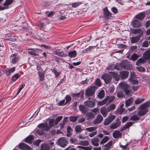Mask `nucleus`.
<instances>
[{"mask_svg": "<svg viewBox=\"0 0 150 150\" xmlns=\"http://www.w3.org/2000/svg\"><path fill=\"white\" fill-rule=\"evenodd\" d=\"M95 86H92L86 89V91L85 96L86 97L93 96L95 93L96 89Z\"/></svg>", "mask_w": 150, "mask_h": 150, "instance_id": "f257e3e1", "label": "nucleus"}, {"mask_svg": "<svg viewBox=\"0 0 150 150\" xmlns=\"http://www.w3.org/2000/svg\"><path fill=\"white\" fill-rule=\"evenodd\" d=\"M36 69L38 71V74L40 80L41 81H43L45 79V74L42 69L41 66L39 65L37 66Z\"/></svg>", "mask_w": 150, "mask_h": 150, "instance_id": "f03ea898", "label": "nucleus"}, {"mask_svg": "<svg viewBox=\"0 0 150 150\" xmlns=\"http://www.w3.org/2000/svg\"><path fill=\"white\" fill-rule=\"evenodd\" d=\"M16 53L11 54L10 56L11 62L13 64H15L20 60L19 56L17 57Z\"/></svg>", "mask_w": 150, "mask_h": 150, "instance_id": "7ed1b4c3", "label": "nucleus"}, {"mask_svg": "<svg viewBox=\"0 0 150 150\" xmlns=\"http://www.w3.org/2000/svg\"><path fill=\"white\" fill-rule=\"evenodd\" d=\"M102 79H103L106 84L109 83L112 80V77L107 73L104 74L102 75Z\"/></svg>", "mask_w": 150, "mask_h": 150, "instance_id": "20e7f679", "label": "nucleus"}, {"mask_svg": "<svg viewBox=\"0 0 150 150\" xmlns=\"http://www.w3.org/2000/svg\"><path fill=\"white\" fill-rule=\"evenodd\" d=\"M115 116L114 115H110L103 122L104 125H108L115 118Z\"/></svg>", "mask_w": 150, "mask_h": 150, "instance_id": "39448f33", "label": "nucleus"}, {"mask_svg": "<svg viewBox=\"0 0 150 150\" xmlns=\"http://www.w3.org/2000/svg\"><path fill=\"white\" fill-rule=\"evenodd\" d=\"M58 142L59 145L62 147H65L68 144L66 138L64 137L61 138L58 140Z\"/></svg>", "mask_w": 150, "mask_h": 150, "instance_id": "423d86ee", "label": "nucleus"}, {"mask_svg": "<svg viewBox=\"0 0 150 150\" xmlns=\"http://www.w3.org/2000/svg\"><path fill=\"white\" fill-rule=\"evenodd\" d=\"M18 148L22 150H30V147L24 143H21L18 145Z\"/></svg>", "mask_w": 150, "mask_h": 150, "instance_id": "0eeeda50", "label": "nucleus"}, {"mask_svg": "<svg viewBox=\"0 0 150 150\" xmlns=\"http://www.w3.org/2000/svg\"><path fill=\"white\" fill-rule=\"evenodd\" d=\"M103 10V15L105 18L108 19L111 16L112 13L108 10L107 7L104 8Z\"/></svg>", "mask_w": 150, "mask_h": 150, "instance_id": "6e6552de", "label": "nucleus"}, {"mask_svg": "<svg viewBox=\"0 0 150 150\" xmlns=\"http://www.w3.org/2000/svg\"><path fill=\"white\" fill-rule=\"evenodd\" d=\"M15 67H13L11 69L7 68L4 70V73L8 76H10L11 74L15 71Z\"/></svg>", "mask_w": 150, "mask_h": 150, "instance_id": "1a4fd4ad", "label": "nucleus"}, {"mask_svg": "<svg viewBox=\"0 0 150 150\" xmlns=\"http://www.w3.org/2000/svg\"><path fill=\"white\" fill-rule=\"evenodd\" d=\"M129 72L127 71H123L120 73V77L122 79H125L127 78L128 76Z\"/></svg>", "mask_w": 150, "mask_h": 150, "instance_id": "9d476101", "label": "nucleus"}, {"mask_svg": "<svg viewBox=\"0 0 150 150\" xmlns=\"http://www.w3.org/2000/svg\"><path fill=\"white\" fill-rule=\"evenodd\" d=\"M132 24V26L134 28H139L141 25V22L136 19H135L133 20Z\"/></svg>", "mask_w": 150, "mask_h": 150, "instance_id": "9b49d317", "label": "nucleus"}, {"mask_svg": "<svg viewBox=\"0 0 150 150\" xmlns=\"http://www.w3.org/2000/svg\"><path fill=\"white\" fill-rule=\"evenodd\" d=\"M55 54L56 55L61 57H66L67 54L64 53L63 51H61L60 49H57L55 51Z\"/></svg>", "mask_w": 150, "mask_h": 150, "instance_id": "f8f14e48", "label": "nucleus"}, {"mask_svg": "<svg viewBox=\"0 0 150 150\" xmlns=\"http://www.w3.org/2000/svg\"><path fill=\"white\" fill-rule=\"evenodd\" d=\"M103 118L101 115L98 114L96 119L93 122L94 124H97L100 123L103 121Z\"/></svg>", "mask_w": 150, "mask_h": 150, "instance_id": "ddd939ff", "label": "nucleus"}, {"mask_svg": "<svg viewBox=\"0 0 150 150\" xmlns=\"http://www.w3.org/2000/svg\"><path fill=\"white\" fill-rule=\"evenodd\" d=\"M113 141L110 140L104 146L103 150H109L112 147Z\"/></svg>", "mask_w": 150, "mask_h": 150, "instance_id": "4468645a", "label": "nucleus"}, {"mask_svg": "<svg viewBox=\"0 0 150 150\" xmlns=\"http://www.w3.org/2000/svg\"><path fill=\"white\" fill-rule=\"evenodd\" d=\"M38 126V127L40 128V129H43L45 131H47L50 129V128L48 127L47 124L42 123L40 124Z\"/></svg>", "mask_w": 150, "mask_h": 150, "instance_id": "2eb2a0df", "label": "nucleus"}, {"mask_svg": "<svg viewBox=\"0 0 150 150\" xmlns=\"http://www.w3.org/2000/svg\"><path fill=\"white\" fill-rule=\"evenodd\" d=\"M112 136L115 139L121 138L122 134L119 131L115 130L112 133Z\"/></svg>", "mask_w": 150, "mask_h": 150, "instance_id": "dca6fc26", "label": "nucleus"}, {"mask_svg": "<svg viewBox=\"0 0 150 150\" xmlns=\"http://www.w3.org/2000/svg\"><path fill=\"white\" fill-rule=\"evenodd\" d=\"M141 35H138L136 36L132 37L130 38L131 42L132 43H135L137 42L140 39Z\"/></svg>", "mask_w": 150, "mask_h": 150, "instance_id": "f3484780", "label": "nucleus"}, {"mask_svg": "<svg viewBox=\"0 0 150 150\" xmlns=\"http://www.w3.org/2000/svg\"><path fill=\"white\" fill-rule=\"evenodd\" d=\"M108 73L112 75V76L116 80L119 81L120 80V75L118 74L113 71H110Z\"/></svg>", "mask_w": 150, "mask_h": 150, "instance_id": "a211bd4d", "label": "nucleus"}, {"mask_svg": "<svg viewBox=\"0 0 150 150\" xmlns=\"http://www.w3.org/2000/svg\"><path fill=\"white\" fill-rule=\"evenodd\" d=\"M34 139V137L32 135H30L26 137L24 139V141L27 143L31 144Z\"/></svg>", "mask_w": 150, "mask_h": 150, "instance_id": "6ab92c4d", "label": "nucleus"}, {"mask_svg": "<svg viewBox=\"0 0 150 150\" xmlns=\"http://www.w3.org/2000/svg\"><path fill=\"white\" fill-rule=\"evenodd\" d=\"M84 104L86 106L89 108H93L95 106V103L93 101L88 100L85 101Z\"/></svg>", "mask_w": 150, "mask_h": 150, "instance_id": "aec40b11", "label": "nucleus"}, {"mask_svg": "<svg viewBox=\"0 0 150 150\" xmlns=\"http://www.w3.org/2000/svg\"><path fill=\"white\" fill-rule=\"evenodd\" d=\"M143 57L146 60L150 59V49H148L144 53Z\"/></svg>", "mask_w": 150, "mask_h": 150, "instance_id": "412c9836", "label": "nucleus"}, {"mask_svg": "<svg viewBox=\"0 0 150 150\" xmlns=\"http://www.w3.org/2000/svg\"><path fill=\"white\" fill-rule=\"evenodd\" d=\"M150 106V101H147L139 107L141 110H144Z\"/></svg>", "mask_w": 150, "mask_h": 150, "instance_id": "4be33fe9", "label": "nucleus"}, {"mask_svg": "<svg viewBox=\"0 0 150 150\" xmlns=\"http://www.w3.org/2000/svg\"><path fill=\"white\" fill-rule=\"evenodd\" d=\"M108 112L107 108L105 107H103L100 109V112L104 117H106Z\"/></svg>", "mask_w": 150, "mask_h": 150, "instance_id": "5701e85b", "label": "nucleus"}, {"mask_svg": "<svg viewBox=\"0 0 150 150\" xmlns=\"http://www.w3.org/2000/svg\"><path fill=\"white\" fill-rule=\"evenodd\" d=\"M79 108L80 110L84 114H86L87 112V108L84 106L80 105L79 106Z\"/></svg>", "mask_w": 150, "mask_h": 150, "instance_id": "b1692460", "label": "nucleus"}, {"mask_svg": "<svg viewBox=\"0 0 150 150\" xmlns=\"http://www.w3.org/2000/svg\"><path fill=\"white\" fill-rule=\"evenodd\" d=\"M145 13L142 12L137 15L135 17L139 20H141L143 19L145 17Z\"/></svg>", "mask_w": 150, "mask_h": 150, "instance_id": "393cba45", "label": "nucleus"}, {"mask_svg": "<svg viewBox=\"0 0 150 150\" xmlns=\"http://www.w3.org/2000/svg\"><path fill=\"white\" fill-rule=\"evenodd\" d=\"M99 141V139L97 137H94L92 139L91 142L93 145L95 146H98Z\"/></svg>", "mask_w": 150, "mask_h": 150, "instance_id": "a878e982", "label": "nucleus"}, {"mask_svg": "<svg viewBox=\"0 0 150 150\" xmlns=\"http://www.w3.org/2000/svg\"><path fill=\"white\" fill-rule=\"evenodd\" d=\"M120 122H117L111 124L110 126V128L113 129H115L119 127L120 125Z\"/></svg>", "mask_w": 150, "mask_h": 150, "instance_id": "bb28decb", "label": "nucleus"}, {"mask_svg": "<svg viewBox=\"0 0 150 150\" xmlns=\"http://www.w3.org/2000/svg\"><path fill=\"white\" fill-rule=\"evenodd\" d=\"M34 51H31L28 52V54L31 55H33L35 56H38L39 55L38 53L37 52H35V51L38 50L39 52H41L42 50L41 49H35Z\"/></svg>", "mask_w": 150, "mask_h": 150, "instance_id": "cd10ccee", "label": "nucleus"}, {"mask_svg": "<svg viewBox=\"0 0 150 150\" xmlns=\"http://www.w3.org/2000/svg\"><path fill=\"white\" fill-rule=\"evenodd\" d=\"M49 145L46 144H42L41 147V150H49Z\"/></svg>", "mask_w": 150, "mask_h": 150, "instance_id": "c85d7f7f", "label": "nucleus"}, {"mask_svg": "<svg viewBox=\"0 0 150 150\" xmlns=\"http://www.w3.org/2000/svg\"><path fill=\"white\" fill-rule=\"evenodd\" d=\"M148 112V110L147 109L141 110L138 112V114L139 116H142L144 115Z\"/></svg>", "mask_w": 150, "mask_h": 150, "instance_id": "c756f323", "label": "nucleus"}, {"mask_svg": "<svg viewBox=\"0 0 150 150\" xmlns=\"http://www.w3.org/2000/svg\"><path fill=\"white\" fill-rule=\"evenodd\" d=\"M76 55V51L75 50L69 52L68 53V55L71 58L75 57Z\"/></svg>", "mask_w": 150, "mask_h": 150, "instance_id": "7c9ffc66", "label": "nucleus"}, {"mask_svg": "<svg viewBox=\"0 0 150 150\" xmlns=\"http://www.w3.org/2000/svg\"><path fill=\"white\" fill-rule=\"evenodd\" d=\"M146 62V59L144 58H141L139 59L137 62L136 64L137 65H139L141 64H144Z\"/></svg>", "mask_w": 150, "mask_h": 150, "instance_id": "2f4dec72", "label": "nucleus"}, {"mask_svg": "<svg viewBox=\"0 0 150 150\" xmlns=\"http://www.w3.org/2000/svg\"><path fill=\"white\" fill-rule=\"evenodd\" d=\"M109 100V98L108 97H107L105 99H104L102 101H100L98 102V104L99 105L102 106L105 104L107 102L108 100Z\"/></svg>", "mask_w": 150, "mask_h": 150, "instance_id": "473e14b6", "label": "nucleus"}, {"mask_svg": "<svg viewBox=\"0 0 150 150\" xmlns=\"http://www.w3.org/2000/svg\"><path fill=\"white\" fill-rule=\"evenodd\" d=\"M139 57V56L136 53H134L131 56V58H130L129 59L130 60L135 61L137 60Z\"/></svg>", "mask_w": 150, "mask_h": 150, "instance_id": "72a5a7b5", "label": "nucleus"}, {"mask_svg": "<svg viewBox=\"0 0 150 150\" xmlns=\"http://www.w3.org/2000/svg\"><path fill=\"white\" fill-rule=\"evenodd\" d=\"M109 140V137L107 136H105L102 140L100 142V144L103 145L104 144L107 142Z\"/></svg>", "mask_w": 150, "mask_h": 150, "instance_id": "f704fd0d", "label": "nucleus"}, {"mask_svg": "<svg viewBox=\"0 0 150 150\" xmlns=\"http://www.w3.org/2000/svg\"><path fill=\"white\" fill-rule=\"evenodd\" d=\"M139 119L140 117L137 115H134L130 117V120L137 121Z\"/></svg>", "mask_w": 150, "mask_h": 150, "instance_id": "c9c22d12", "label": "nucleus"}, {"mask_svg": "<svg viewBox=\"0 0 150 150\" xmlns=\"http://www.w3.org/2000/svg\"><path fill=\"white\" fill-rule=\"evenodd\" d=\"M144 100V99L143 98H138L135 100L134 103L136 104H140Z\"/></svg>", "mask_w": 150, "mask_h": 150, "instance_id": "e433bc0d", "label": "nucleus"}, {"mask_svg": "<svg viewBox=\"0 0 150 150\" xmlns=\"http://www.w3.org/2000/svg\"><path fill=\"white\" fill-rule=\"evenodd\" d=\"M54 119H50L48 123L49 126H48V127L50 128H50L53 127L54 125Z\"/></svg>", "mask_w": 150, "mask_h": 150, "instance_id": "4c0bfd02", "label": "nucleus"}, {"mask_svg": "<svg viewBox=\"0 0 150 150\" xmlns=\"http://www.w3.org/2000/svg\"><path fill=\"white\" fill-rule=\"evenodd\" d=\"M98 96L100 99L103 98L105 96V92L103 90H101L98 93Z\"/></svg>", "mask_w": 150, "mask_h": 150, "instance_id": "58836bf2", "label": "nucleus"}, {"mask_svg": "<svg viewBox=\"0 0 150 150\" xmlns=\"http://www.w3.org/2000/svg\"><path fill=\"white\" fill-rule=\"evenodd\" d=\"M116 107L115 105L114 104H112L110 105L109 107L107 108L108 112H110L115 109Z\"/></svg>", "mask_w": 150, "mask_h": 150, "instance_id": "ea45409f", "label": "nucleus"}, {"mask_svg": "<svg viewBox=\"0 0 150 150\" xmlns=\"http://www.w3.org/2000/svg\"><path fill=\"white\" fill-rule=\"evenodd\" d=\"M133 102V98H131L127 100L125 102V105L127 106H129Z\"/></svg>", "mask_w": 150, "mask_h": 150, "instance_id": "a19ab883", "label": "nucleus"}, {"mask_svg": "<svg viewBox=\"0 0 150 150\" xmlns=\"http://www.w3.org/2000/svg\"><path fill=\"white\" fill-rule=\"evenodd\" d=\"M77 116H70L69 117L70 121L71 122H75L77 120L78 118Z\"/></svg>", "mask_w": 150, "mask_h": 150, "instance_id": "79ce46f5", "label": "nucleus"}, {"mask_svg": "<svg viewBox=\"0 0 150 150\" xmlns=\"http://www.w3.org/2000/svg\"><path fill=\"white\" fill-rule=\"evenodd\" d=\"M21 76V75L17 73L14 76H13L12 78L13 81H15L18 78H19Z\"/></svg>", "mask_w": 150, "mask_h": 150, "instance_id": "37998d69", "label": "nucleus"}, {"mask_svg": "<svg viewBox=\"0 0 150 150\" xmlns=\"http://www.w3.org/2000/svg\"><path fill=\"white\" fill-rule=\"evenodd\" d=\"M75 130L77 133L81 132L82 131L81 126L80 125L76 126L75 127Z\"/></svg>", "mask_w": 150, "mask_h": 150, "instance_id": "c03bdc74", "label": "nucleus"}, {"mask_svg": "<svg viewBox=\"0 0 150 150\" xmlns=\"http://www.w3.org/2000/svg\"><path fill=\"white\" fill-rule=\"evenodd\" d=\"M14 0H6L5 2H4L3 5L4 6H7L13 3Z\"/></svg>", "mask_w": 150, "mask_h": 150, "instance_id": "a18cd8bd", "label": "nucleus"}, {"mask_svg": "<svg viewBox=\"0 0 150 150\" xmlns=\"http://www.w3.org/2000/svg\"><path fill=\"white\" fill-rule=\"evenodd\" d=\"M65 98L66 100L65 104H67L70 102L71 100V97L68 95H66Z\"/></svg>", "mask_w": 150, "mask_h": 150, "instance_id": "49530a36", "label": "nucleus"}, {"mask_svg": "<svg viewBox=\"0 0 150 150\" xmlns=\"http://www.w3.org/2000/svg\"><path fill=\"white\" fill-rule=\"evenodd\" d=\"M42 140L40 139H37L35 140L33 142V144L34 145L36 146H38L40 143L41 142Z\"/></svg>", "mask_w": 150, "mask_h": 150, "instance_id": "de8ad7c7", "label": "nucleus"}, {"mask_svg": "<svg viewBox=\"0 0 150 150\" xmlns=\"http://www.w3.org/2000/svg\"><path fill=\"white\" fill-rule=\"evenodd\" d=\"M117 96L118 98H121L124 97L123 92L122 91H119L117 93Z\"/></svg>", "mask_w": 150, "mask_h": 150, "instance_id": "09e8293b", "label": "nucleus"}, {"mask_svg": "<svg viewBox=\"0 0 150 150\" xmlns=\"http://www.w3.org/2000/svg\"><path fill=\"white\" fill-rule=\"evenodd\" d=\"M133 124V123L132 122H127L125 125H124L125 126V127L126 129L130 127H131L132 125Z\"/></svg>", "mask_w": 150, "mask_h": 150, "instance_id": "8fccbe9b", "label": "nucleus"}, {"mask_svg": "<svg viewBox=\"0 0 150 150\" xmlns=\"http://www.w3.org/2000/svg\"><path fill=\"white\" fill-rule=\"evenodd\" d=\"M114 69H116L118 70H120L122 69L120 63L117 64L114 67Z\"/></svg>", "mask_w": 150, "mask_h": 150, "instance_id": "3c124183", "label": "nucleus"}, {"mask_svg": "<svg viewBox=\"0 0 150 150\" xmlns=\"http://www.w3.org/2000/svg\"><path fill=\"white\" fill-rule=\"evenodd\" d=\"M70 141L71 142V143L74 144H76L77 143V140L75 138L72 137L71 138V139L70 140Z\"/></svg>", "mask_w": 150, "mask_h": 150, "instance_id": "603ef678", "label": "nucleus"}, {"mask_svg": "<svg viewBox=\"0 0 150 150\" xmlns=\"http://www.w3.org/2000/svg\"><path fill=\"white\" fill-rule=\"evenodd\" d=\"M95 82V84L96 86H100L101 85V82L100 81V79H96Z\"/></svg>", "mask_w": 150, "mask_h": 150, "instance_id": "864d4df0", "label": "nucleus"}, {"mask_svg": "<svg viewBox=\"0 0 150 150\" xmlns=\"http://www.w3.org/2000/svg\"><path fill=\"white\" fill-rule=\"evenodd\" d=\"M96 128L97 127H91L86 128V130L91 132L95 130Z\"/></svg>", "mask_w": 150, "mask_h": 150, "instance_id": "5fc2aeb1", "label": "nucleus"}, {"mask_svg": "<svg viewBox=\"0 0 150 150\" xmlns=\"http://www.w3.org/2000/svg\"><path fill=\"white\" fill-rule=\"evenodd\" d=\"M52 72L55 74V76L56 77H57L59 76L60 72H58L56 70L53 69L52 70Z\"/></svg>", "mask_w": 150, "mask_h": 150, "instance_id": "6e6d98bb", "label": "nucleus"}, {"mask_svg": "<svg viewBox=\"0 0 150 150\" xmlns=\"http://www.w3.org/2000/svg\"><path fill=\"white\" fill-rule=\"evenodd\" d=\"M141 30L140 28L133 29L132 31V33L134 34H137V33H139Z\"/></svg>", "mask_w": 150, "mask_h": 150, "instance_id": "4d7b16f0", "label": "nucleus"}, {"mask_svg": "<svg viewBox=\"0 0 150 150\" xmlns=\"http://www.w3.org/2000/svg\"><path fill=\"white\" fill-rule=\"evenodd\" d=\"M40 46L45 48L47 49H50L51 48V47L48 45H45L44 44L42 45H40Z\"/></svg>", "mask_w": 150, "mask_h": 150, "instance_id": "13d9d810", "label": "nucleus"}, {"mask_svg": "<svg viewBox=\"0 0 150 150\" xmlns=\"http://www.w3.org/2000/svg\"><path fill=\"white\" fill-rule=\"evenodd\" d=\"M45 131L43 129H40L38 130L37 132L40 135H42L44 133V131Z\"/></svg>", "mask_w": 150, "mask_h": 150, "instance_id": "bf43d9fd", "label": "nucleus"}, {"mask_svg": "<svg viewBox=\"0 0 150 150\" xmlns=\"http://www.w3.org/2000/svg\"><path fill=\"white\" fill-rule=\"evenodd\" d=\"M122 69H124L126 68V63L124 62H122L120 63Z\"/></svg>", "mask_w": 150, "mask_h": 150, "instance_id": "052dcab7", "label": "nucleus"}, {"mask_svg": "<svg viewBox=\"0 0 150 150\" xmlns=\"http://www.w3.org/2000/svg\"><path fill=\"white\" fill-rule=\"evenodd\" d=\"M78 147L84 150H91V148L90 147H85L82 146H78Z\"/></svg>", "mask_w": 150, "mask_h": 150, "instance_id": "680f3d73", "label": "nucleus"}, {"mask_svg": "<svg viewBox=\"0 0 150 150\" xmlns=\"http://www.w3.org/2000/svg\"><path fill=\"white\" fill-rule=\"evenodd\" d=\"M80 95H81V92H79V93H73L72 94V96L74 98H75V99H76V98H79Z\"/></svg>", "mask_w": 150, "mask_h": 150, "instance_id": "e2e57ef3", "label": "nucleus"}, {"mask_svg": "<svg viewBox=\"0 0 150 150\" xmlns=\"http://www.w3.org/2000/svg\"><path fill=\"white\" fill-rule=\"evenodd\" d=\"M73 129L71 127L68 126H67V133L70 134L71 133V132L72 131Z\"/></svg>", "mask_w": 150, "mask_h": 150, "instance_id": "0e129e2a", "label": "nucleus"}, {"mask_svg": "<svg viewBox=\"0 0 150 150\" xmlns=\"http://www.w3.org/2000/svg\"><path fill=\"white\" fill-rule=\"evenodd\" d=\"M137 46H133L130 47V50L131 51H134L137 49Z\"/></svg>", "mask_w": 150, "mask_h": 150, "instance_id": "69168bd1", "label": "nucleus"}, {"mask_svg": "<svg viewBox=\"0 0 150 150\" xmlns=\"http://www.w3.org/2000/svg\"><path fill=\"white\" fill-rule=\"evenodd\" d=\"M129 79L132 82V83L134 84H137L138 82L137 80L133 79L132 78H130Z\"/></svg>", "mask_w": 150, "mask_h": 150, "instance_id": "338daca9", "label": "nucleus"}, {"mask_svg": "<svg viewBox=\"0 0 150 150\" xmlns=\"http://www.w3.org/2000/svg\"><path fill=\"white\" fill-rule=\"evenodd\" d=\"M87 116L88 119H92L93 118L94 115L92 113H90L88 114Z\"/></svg>", "mask_w": 150, "mask_h": 150, "instance_id": "774afa93", "label": "nucleus"}]
</instances>
